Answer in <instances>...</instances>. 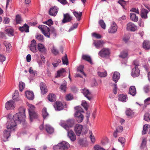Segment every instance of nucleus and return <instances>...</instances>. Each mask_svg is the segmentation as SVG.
<instances>
[{
    "label": "nucleus",
    "instance_id": "obj_1",
    "mask_svg": "<svg viewBox=\"0 0 150 150\" xmlns=\"http://www.w3.org/2000/svg\"><path fill=\"white\" fill-rule=\"evenodd\" d=\"M25 108L20 107L18 109L19 112L15 114L13 117V119L8 118L6 123V128L8 130L11 131L15 130L17 124L23 123L25 121L26 116Z\"/></svg>",
    "mask_w": 150,
    "mask_h": 150
},
{
    "label": "nucleus",
    "instance_id": "obj_2",
    "mask_svg": "<svg viewBox=\"0 0 150 150\" xmlns=\"http://www.w3.org/2000/svg\"><path fill=\"white\" fill-rule=\"evenodd\" d=\"M38 28L42 33L47 38H54L57 35L56 30L53 27H51L50 30L48 27L44 25H40Z\"/></svg>",
    "mask_w": 150,
    "mask_h": 150
},
{
    "label": "nucleus",
    "instance_id": "obj_3",
    "mask_svg": "<svg viewBox=\"0 0 150 150\" xmlns=\"http://www.w3.org/2000/svg\"><path fill=\"white\" fill-rule=\"evenodd\" d=\"M76 111L74 114L76 120L78 123H81L83 120L84 116L81 112H84L83 110L81 107L78 106L75 107Z\"/></svg>",
    "mask_w": 150,
    "mask_h": 150
},
{
    "label": "nucleus",
    "instance_id": "obj_4",
    "mask_svg": "<svg viewBox=\"0 0 150 150\" xmlns=\"http://www.w3.org/2000/svg\"><path fill=\"white\" fill-rule=\"evenodd\" d=\"M74 124V119H69L65 122L61 121L59 123L60 125L67 131L69 130V128L72 127Z\"/></svg>",
    "mask_w": 150,
    "mask_h": 150
},
{
    "label": "nucleus",
    "instance_id": "obj_5",
    "mask_svg": "<svg viewBox=\"0 0 150 150\" xmlns=\"http://www.w3.org/2000/svg\"><path fill=\"white\" fill-rule=\"evenodd\" d=\"M35 108L34 105L29 104V114L31 122H32L38 117L37 113L35 111Z\"/></svg>",
    "mask_w": 150,
    "mask_h": 150
},
{
    "label": "nucleus",
    "instance_id": "obj_6",
    "mask_svg": "<svg viewBox=\"0 0 150 150\" xmlns=\"http://www.w3.org/2000/svg\"><path fill=\"white\" fill-rule=\"evenodd\" d=\"M70 147L69 144L65 141L58 144L53 146L54 150H65L67 149Z\"/></svg>",
    "mask_w": 150,
    "mask_h": 150
},
{
    "label": "nucleus",
    "instance_id": "obj_7",
    "mask_svg": "<svg viewBox=\"0 0 150 150\" xmlns=\"http://www.w3.org/2000/svg\"><path fill=\"white\" fill-rule=\"evenodd\" d=\"M110 54V51L109 49L108 48H103L98 53V55L103 58H105L107 57Z\"/></svg>",
    "mask_w": 150,
    "mask_h": 150
},
{
    "label": "nucleus",
    "instance_id": "obj_8",
    "mask_svg": "<svg viewBox=\"0 0 150 150\" xmlns=\"http://www.w3.org/2000/svg\"><path fill=\"white\" fill-rule=\"evenodd\" d=\"M15 106V102L13 100L8 101L5 104V108L7 110L14 109Z\"/></svg>",
    "mask_w": 150,
    "mask_h": 150
},
{
    "label": "nucleus",
    "instance_id": "obj_9",
    "mask_svg": "<svg viewBox=\"0 0 150 150\" xmlns=\"http://www.w3.org/2000/svg\"><path fill=\"white\" fill-rule=\"evenodd\" d=\"M127 29L129 31L134 32L137 30V26L132 22H129L127 25Z\"/></svg>",
    "mask_w": 150,
    "mask_h": 150
},
{
    "label": "nucleus",
    "instance_id": "obj_10",
    "mask_svg": "<svg viewBox=\"0 0 150 150\" xmlns=\"http://www.w3.org/2000/svg\"><path fill=\"white\" fill-rule=\"evenodd\" d=\"M58 9V8L55 6L52 7L50 9L49 14L51 16H55L57 14Z\"/></svg>",
    "mask_w": 150,
    "mask_h": 150
},
{
    "label": "nucleus",
    "instance_id": "obj_11",
    "mask_svg": "<svg viewBox=\"0 0 150 150\" xmlns=\"http://www.w3.org/2000/svg\"><path fill=\"white\" fill-rule=\"evenodd\" d=\"M117 26L115 23L114 22H112L111 25L108 30L109 33H115L117 31Z\"/></svg>",
    "mask_w": 150,
    "mask_h": 150
},
{
    "label": "nucleus",
    "instance_id": "obj_12",
    "mask_svg": "<svg viewBox=\"0 0 150 150\" xmlns=\"http://www.w3.org/2000/svg\"><path fill=\"white\" fill-rule=\"evenodd\" d=\"M81 92L89 100H90L92 98L90 96L91 93L89 90L86 88H84L81 90Z\"/></svg>",
    "mask_w": 150,
    "mask_h": 150
},
{
    "label": "nucleus",
    "instance_id": "obj_13",
    "mask_svg": "<svg viewBox=\"0 0 150 150\" xmlns=\"http://www.w3.org/2000/svg\"><path fill=\"white\" fill-rule=\"evenodd\" d=\"M83 129V126L80 124H76L74 127V130L76 135L79 136L80 135Z\"/></svg>",
    "mask_w": 150,
    "mask_h": 150
},
{
    "label": "nucleus",
    "instance_id": "obj_14",
    "mask_svg": "<svg viewBox=\"0 0 150 150\" xmlns=\"http://www.w3.org/2000/svg\"><path fill=\"white\" fill-rule=\"evenodd\" d=\"M66 71L64 68H62L57 71V74L55 76L56 78L63 77L66 75Z\"/></svg>",
    "mask_w": 150,
    "mask_h": 150
},
{
    "label": "nucleus",
    "instance_id": "obj_15",
    "mask_svg": "<svg viewBox=\"0 0 150 150\" xmlns=\"http://www.w3.org/2000/svg\"><path fill=\"white\" fill-rule=\"evenodd\" d=\"M30 50L33 52H36L37 51L36 48V43L35 40H32L30 46Z\"/></svg>",
    "mask_w": 150,
    "mask_h": 150
},
{
    "label": "nucleus",
    "instance_id": "obj_16",
    "mask_svg": "<svg viewBox=\"0 0 150 150\" xmlns=\"http://www.w3.org/2000/svg\"><path fill=\"white\" fill-rule=\"evenodd\" d=\"M72 19V17L68 13L64 14V18L62 22L63 23L70 22Z\"/></svg>",
    "mask_w": 150,
    "mask_h": 150
},
{
    "label": "nucleus",
    "instance_id": "obj_17",
    "mask_svg": "<svg viewBox=\"0 0 150 150\" xmlns=\"http://www.w3.org/2000/svg\"><path fill=\"white\" fill-rule=\"evenodd\" d=\"M140 71L138 67H134L132 70V76L133 77L139 76L140 74Z\"/></svg>",
    "mask_w": 150,
    "mask_h": 150
},
{
    "label": "nucleus",
    "instance_id": "obj_18",
    "mask_svg": "<svg viewBox=\"0 0 150 150\" xmlns=\"http://www.w3.org/2000/svg\"><path fill=\"white\" fill-rule=\"evenodd\" d=\"M40 86L41 92L43 94L46 93L48 91V89L46 84L43 82L40 83Z\"/></svg>",
    "mask_w": 150,
    "mask_h": 150
},
{
    "label": "nucleus",
    "instance_id": "obj_19",
    "mask_svg": "<svg viewBox=\"0 0 150 150\" xmlns=\"http://www.w3.org/2000/svg\"><path fill=\"white\" fill-rule=\"evenodd\" d=\"M148 13L149 11L146 9L144 8H142L140 11L141 17L143 19H147L148 18L147 14Z\"/></svg>",
    "mask_w": 150,
    "mask_h": 150
},
{
    "label": "nucleus",
    "instance_id": "obj_20",
    "mask_svg": "<svg viewBox=\"0 0 150 150\" xmlns=\"http://www.w3.org/2000/svg\"><path fill=\"white\" fill-rule=\"evenodd\" d=\"M54 106L55 110L59 111L62 110L64 108L63 105L59 101H57L54 104Z\"/></svg>",
    "mask_w": 150,
    "mask_h": 150
},
{
    "label": "nucleus",
    "instance_id": "obj_21",
    "mask_svg": "<svg viewBox=\"0 0 150 150\" xmlns=\"http://www.w3.org/2000/svg\"><path fill=\"white\" fill-rule=\"evenodd\" d=\"M67 131L68 136L70 140L72 141H75L76 139V136L73 131L70 129Z\"/></svg>",
    "mask_w": 150,
    "mask_h": 150
},
{
    "label": "nucleus",
    "instance_id": "obj_22",
    "mask_svg": "<svg viewBox=\"0 0 150 150\" xmlns=\"http://www.w3.org/2000/svg\"><path fill=\"white\" fill-rule=\"evenodd\" d=\"M38 49L39 51L43 54H45L47 51L46 48L44 45L39 43L38 45Z\"/></svg>",
    "mask_w": 150,
    "mask_h": 150
},
{
    "label": "nucleus",
    "instance_id": "obj_23",
    "mask_svg": "<svg viewBox=\"0 0 150 150\" xmlns=\"http://www.w3.org/2000/svg\"><path fill=\"white\" fill-rule=\"evenodd\" d=\"M11 131L6 129L4 131L3 137L4 138L3 139L4 142H6L7 140V139L10 136V133Z\"/></svg>",
    "mask_w": 150,
    "mask_h": 150
},
{
    "label": "nucleus",
    "instance_id": "obj_24",
    "mask_svg": "<svg viewBox=\"0 0 150 150\" xmlns=\"http://www.w3.org/2000/svg\"><path fill=\"white\" fill-rule=\"evenodd\" d=\"M120 77V73L117 71H115L114 72L112 76L113 80L116 83Z\"/></svg>",
    "mask_w": 150,
    "mask_h": 150
},
{
    "label": "nucleus",
    "instance_id": "obj_25",
    "mask_svg": "<svg viewBox=\"0 0 150 150\" xmlns=\"http://www.w3.org/2000/svg\"><path fill=\"white\" fill-rule=\"evenodd\" d=\"M29 72L30 74V79L32 80L33 78L37 75L36 71L34 70L32 67H30L29 70Z\"/></svg>",
    "mask_w": 150,
    "mask_h": 150
},
{
    "label": "nucleus",
    "instance_id": "obj_26",
    "mask_svg": "<svg viewBox=\"0 0 150 150\" xmlns=\"http://www.w3.org/2000/svg\"><path fill=\"white\" fill-rule=\"evenodd\" d=\"M104 44L103 41L100 40L94 42L93 43V44L97 49H99L100 47H102Z\"/></svg>",
    "mask_w": 150,
    "mask_h": 150
},
{
    "label": "nucleus",
    "instance_id": "obj_27",
    "mask_svg": "<svg viewBox=\"0 0 150 150\" xmlns=\"http://www.w3.org/2000/svg\"><path fill=\"white\" fill-rule=\"evenodd\" d=\"M127 99V96L126 95L120 94L118 95V99L122 102H126Z\"/></svg>",
    "mask_w": 150,
    "mask_h": 150
},
{
    "label": "nucleus",
    "instance_id": "obj_28",
    "mask_svg": "<svg viewBox=\"0 0 150 150\" xmlns=\"http://www.w3.org/2000/svg\"><path fill=\"white\" fill-rule=\"evenodd\" d=\"M45 129L49 134H51L54 132V129L49 125L47 124L45 125Z\"/></svg>",
    "mask_w": 150,
    "mask_h": 150
},
{
    "label": "nucleus",
    "instance_id": "obj_29",
    "mask_svg": "<svg viewBox=\"0 0 150 150\" xmlns=\"http://www.w3.org/2000/svg\"><path fill=\"white\" fill-rule=\"evenodd\" d=\"M136 90L134 86H131L129 88V93L133 96H134L136 94Z\"/></svg>",
    "mask_w": 150,
    "mask_h": 150
},
{
    "label": "nucleus",
    "instance_id": "obj_30",
    "mask_svg": "<svg viewBox=\"0 0 150 150\" xmlns=\"http://www.w3.org/2000/svg\"><path fill=\"white\" fill-rule=\"evenodd\" d=\"M19 30L22 32H28V25L26 23H25L23 26L20 27Z\"/></svg>",
    "mask_w": 150,
    "mask_h": 150
},
{
    "label": "nucleus",
    "instance_id": "obj_31",
    "mask_svg": "<svg viewBox=\"0 0 150 150\" xmlns=\"http://www.w3.org/2000/svg\"><path fill=\"white\" fill-rule=\"evenodd\" d=\"M48 100L51 102L54 101L56 100V96L53 93H50L47 96Z\"/></svg>",
    "mask_w": 150,
    "mask_h": 150
},
{
    "label": "nucleus",
    "instance_id": "obj_32",
    "mask_svg": "<svg viewBox=\"0 0 150 150\" xmlns=\"http://www.w3.org/2000/svg\"><path fill=\"white\" fill-rule=\"evenodd\" d=\"M50 49L52 53L54 55H57L59 53L58 51L54 46L53 44H51L50 47Z\"/></svg>",
    "mask_w": 150,
    "mask_h": 150
},
{
    "label": "nucleus",
    "instance_id": "obj_33",
    "mask_svg": "<svg viewBox=\"0 0 150 150\" xmlns=\"http://www.w3.org/2000/svg\"><path fill=\"white\" fill-rule=\"evenodd\" d=\"M130 20L134 22H137L138 20V18L136 14L133 13H131L130 14Z\"/></svg>",
    "mask_w": 150,
    "mask_h": 150
},
{
    "label": "nucleus",
    "instance_id": "obj_34",
    "mask_svg": "<svg viewBox=\"0 0 150 150\" xmlns=\"http://www.w3.org/2000/svg\"><path fill=\"white\" fill-rule=\"evenodd\" d=\"M143 47L145 50H149L150 49V42L147 40L144 41L143 43Z\"/></svg>",
    "mask_w": 150,
    "mask_h": 150
},
{
    "label": "nucleus",
    "instance_id": "obj_35",
    "mask_svg": "<svg viewBox=\"0 0 150 150\" xmlns=\"http://www.w3.org/2000/svg\"><path fill=\"white\" fill-rule=\"evenodd\" d=\"M82 58L83 59L86 61L90 64H92V61L91 57L88 55L83 54L82 56Z\"/></svg>",
    "mask_w": 150,
    "mask_h": 150
},
{
    "label": "nucleus",
    "instance_id": "obj_36",
    "mask_svg": "<svg viewBox=\"0 0 150 150\" xmlns=\"http://www.w3.org/2000/svg\"><path fill=\"white\" fill-rule=\"evenodd\" d=\"M5 31V33L9 36L13 35L14 30L11 28L6 29Z\"/></svg>",
    "mask_w": 150,
    "mask_h": 150
},
{
    "label": "nucleus",
    "instance_id": "obj_37",
    "mask_svg": "<svg viewBox=\"0 0 150 150\" xmlns=\"http://www.w3.org/2000/svg\"><path fill=\"white\" fill-rule=\"evenodd\" d=\"M73 13L78 21H79L81 19V18L82 15V12H78L74 11L73 12Z\"/></svg>",
    "mask_w": 150,
    "mask_h": 150
},
{
    "label": "nucleus",
    "instance_id": "obj_38",
    "mask_svg": "<svg viewBox=\"0 0 150 150\" xmlns=\"http://www.w3.org/2000/svg\"><path fill=\"white\" fill-rule=\"evenodd\" d=\"M128 53L126 51H124L122 52L120 55L119 57L122 58H127L128 57Z\"/></svg>",
    "mask_w": 150,
    "mask_h": 150
},
{
    "label": "nucleus",
    "instance_id": "obj_39",
    "mask_svg": "<svg viewBox=\"0 0 150 150\" xmlns=\"http://www.w3.org/2000/svg\"><path fill=\"white\" fill-rule=\"evenodd\" d=\"M62 60L63 64L66 65L68 64V59L66 54H65L64 56L62 57Z\"/></svg>",
    "mask_w": 150,
    "mask_h": 150
},
{
    "label": "nucleus",
    "instance_id": "obj_40",
    "mask_svg": "<svg viewBox=\"0 0 150 150\" xmlns=\"http://www.w3.org/2000/svg\"><path fill=\"white\" fill-rule=\"evenodd\" d=\"M42 115L44 119L48 116L49 114L47 112L46 108H44L42 109Z\"/></svg>",
    "mask_w": 150,
    "mask_h": 150
},
{
    "label": "nucleus",
    "instance_id": "obj_41",
    "mask_svg": "<svg viewBox=\"0 0 150 150\" xmlns=\"http://www.w3.org/2000/svg\"><path fill=\"white\" fill-rule=\"evenodd\" d=\"M84 66L83 65H80L77 69L78 71H79L81 73L83 74L85 76H86V74L83 71Z\"/></svg>",
    "mask_w": 150,
    "mask_h": 150
},
{
    "label": "nucleus",
    "instance_id": "obj_42",
    "mask_svg": "<svg viewBox=\"0 0 150 150\" xmlns=\"http://www.w3.org/2000/svg\"><path fill=\"white\" fill-rule=\"evenodd\" d=\"M34 98L35 96L33 92L29 91V100H33L34 99Z\"/></svg>",
    "mask_w": 150,
    "mask_h": 150
},
{
    "label": "nucleus",
    "instance_id": "obj_43",
    "mask_svg": "<svg viewBox=\"0 0 150 150\" xmlns=\"http://www.w3.org/2000/svg\"><path fill=\"white\" fill-rule=\"evenodd\" d=\"M144 105L143 107V108H146L147 105L150 104V97L144 100Z\"/></svg>",
    "mask_w": 150,
    "mask_h": 150
},
{
    "label": "nucleus",
    "instance_id": "obj_44",
    "mask_svg": "<svg viewBox=\"0 0 150 150\" xmlns=\"http://www.w3.org/2000/svg\"><path fill=\"white\" fill-rule=\"evenodd\" d=\"M148 125H144L143 127V130L142 132V134H145L147 132V130L148 129Z\"/></svg>",
    "mask_w": 150,
    "mask_h": 150
},
{
    "label": "nucleus",
    "instance_id": "obj_45",
    "mask_svg": "<svg viewBox=\"0 0 150 150\" xmlns=\"http://www.w3.org/2000/svg\"><path fill=\"white\" fill-rule=\"evenodd\" d=\"M25 85L24 83L22 82H20L19 83V90L22 92L25 87Z\"/></svg>",
    "mask_w": 150,
    "mask_h": 150
},
{
    "label": "nucleus",
    "instance_id": "obj_46",
    "mask_svg": "<svg viewBox=\"0 0 150 150\" xmlns=\"http://www.w3.org/2000/svg\"><path fill=\"white\" fill-rule=\"evenodd\" d=\"M98 74L99 76L101 77H105L107 75V73L105 71L103 72H98Z\"/></svg>",
    "mask_w": 150,
    "mask_h": 150
},
{
    "label": "nucleus",
    "instance_id": "obj_47",
    "mask_svg": "<svg viewBox=\"0 0 150 150\" xmlns=\"http://www.w3.org/2000/svg\"><path fill=\"white\" fill-rule=\"evenodd\" d=\"M3 44L6 47V50L8 51H9L10 48L11 46L10 44L8 42L4 41V42Z\"/></svg>",
    "mask_w": 150,
    "mask_h": 150
},
{
    "label": "nucleus",
    "instance_id": "obj_48",
    "mask_svg": "<svg viewBox=\"0 0 150 150\" xmlns=\"http://www.w3.org/2000/svg\"><path fill=\"white\" fill-rule=\"evenodd\" d=\"M66 99L67 101H69L73 99V96L71 94L69 93L66 96Z\"/></svg>",
    "mask_w": 150,
    "mask_h": 150
},
{
    "label": "nucleus",
    "instance_id": "obj_49",
    "mask_svg": "<svg viewBox=\"0 0 150 150\" xmlns=\"http://www.w3.org/2000/svg\"><path fill=\"white\" fill-rule=\"evenodd\" d=\"M118 3L121 5L123 8L125 9V6L126 5V2L124 0H119Z\"/></svg>",
    "mask_w": 150,
    "mask_h": 150
},
{
    "label": "nucleus",
    "instance_id": "obj_50",
    "mask_svg": "<svg viewBox=\"0 0 150 150\" xmlns=\"http://www.w3.org/2000/svg\"><path fill=\"white\" fill-rule=\"evenodd\" d=\"M99 24L103 29L105 28V24L103 20H101L99 21Z\"/></svg>",
    "mask_w": 150,
    "mask_h": 150
},
{
    "label": "nucleus",
    "instance_id": "obj_51",
    "mask_svg": "<svg viewBox=\"0 0 150 150\" xmlns=\"http://www.w3.org/2000/svg\"><path fill=\"white\" fill-rule=\"evenodd\" d=\"M144 89L146 93H148L150 91V86L148 85H146L144 87Z\"/></svg>",
    "mask_w": 150,
    "mask_h": 150
},
{
    "label": "nucleus",
    "instance_id": "obj_52",
    "mask_svg": "<svg viewBox=\"0 0 150 150\" xmlns=\"http://www.w3.org/2000/svg\"><path fill=\"white\" fill-rule=\"evenodd\" d=\"M144 120L147 121H149L150 120V115L149 113H146L144 117Z\"/></svg>",
    "mask_w": 150,
    "mask_h": 150
},
{
    "label": "nucleus",
    "instance_id": "obj_53",
    "mask_svg": "<svg viewBox=\"0 0 150 150\" xmlns=\"http://www.w3.org/2000/svg\"><path fill=\"white\" fill-rule=\"evenodd\" d=\"M37 39L40 41L43 42L44 40L43 36L41 35H38L36 36Z\"/></svg>",
    "mask_w": 150,
    "mask_h": 150
},
{
    "label": "nucleus",
    "instance_id": "obj_54",
    "mask_svg": "<svg viewBox=\"0 0 150 150\" xmlns=\"http://www.w3.org/2000/svg\"><path fill=\"white\" fill-rule=\"evenodd\" d=\"M67 88V85L65 84H62L61 85L60 87V89L61 90L63 91H65Z\"/></svg>",
    "mask_w": 150,
    "mask_h": 150
},
{
    "label": "nucleus",
    "instance_id": "obj_55",
    "mask_svg": "<svg viewBox=\"0 0 150 150\" xmlns=\"http://www.w3.org/2000/svg\"><path fill=\"white\" fill-rule=\"evenodd\" d=\"M16 21L17 24L20 23L21 22V17L19 15L16 16Z\"/></svg>",
    "mask_w": 150,
    "mask_h": 150
},
{
    "label": "nucleus",
    "instance_id": "obj_56",
    "mask_svg": "<svg viewBox=\"0 0 150 150\" xmlns=\"http://www.w3.org/2000/svg\"><path fill=\"white\" fill-rule=\"evenodd\" d=\"M133 112L130 109H127L126 111V115L129 116L133 114Z\"/></svg>",
    "mask_w": 150,
    "mask_h": 150
},
{
    "label": "nucleus",
    "instance_id": "obj_57",
    "mask_svg": "<svg viewBox=\"0 0 150 150\" xmlns=\"http://www.w3.org/2000/svg\"><path fill=\"white\" fill-rule=\"evenodd\" d=\"M92 35L97 39H100L102 38V36L100 34H97L95 33H92Z\"/></svg>",
    "mask_w": 150,
    "mask_h": 150
},
{
    "label": "nucleus",
    "instance_id": "obj_58",
    "mask_svg": "<svg viewBox=\"0 0 150 150\" xmlns=\"http://www.w3.org/2000/svg\"><path fill=\"white\" fill-rule=\"evenodd\" d=\"M94 148V150H105V149L98 145H95Z\"/></svg>",
    "mask_w": 150,
    "mask_h": 150
},
{
    "label": "nucleus",
    "instance_id": "obj_59",
    "mask_svg": "<svg viewBox=\"0 0 150 150\" xmlns=\"http://www.w3.org/2000/svg\"><path fill=\"white\" fill-rule=\"evenodd\" d=\"M78 23H74L73 25L71 27L69 30V32L74 30V29L76 28L78 26Z\"/></svg>",
    "mask_w": 150,
    "mask_h": 150
},
{
    "label": "nucleus",
    "instance_id": "obj_60",
    "mask_svg": "<svg viewBox=\"0 0 150 150\" xmlns=\"http://www.w3.org/2000/svg\"><path fill=\"white\" fill-rule=\"evenodd\" d=\"M118 141L121 144H124L125 142V140L123 137H119L118 139Z\"/></svg>",
    "mask_w": 150,
    "mask_h": 150
},
{
    "label": "nucleus",
    "instance_id": "obj_61",
    "mask_svg": "<svg viewBox=\"0 0 150 150\" xmlns=\"http://www.w3.org/2000/svg\"><path fill=\"white\" fill-rule=\"evenodd\" d=\"M82 105L83 106L86 110H88V106L87 103L85 101H83L82 102Z\"/></svg>",
    "mask_w": 150,
    "mask_h": 150
},
{
    "label": "nucleus",
    "instance_id": "obj_62",
    "mask_svg": "<svg viewBox=\"0 0 150 150\" xmlns=\"http://www.w3.org/2000/svg\"><path fill=\"white\" fill-rule=\"evenodd\" d=\"M12 98L15 101H21L20 98L19 96H12Z\"/></svg>",
    "mask_w": 150,
    "mask_h": 150
},
{
    "label": "nucleus",
    "instance_id": "obj_63",
    "mask_svg": "<svg viewBox=\"0 0 150 150\" xmlns=\"http://www.w3.org/2000/svg\"><path fill=\"white\" fill-rule=\"evenodd\" d=\"M117 85L114 84L113 85V92L114 93L116 94H117Z\"/></svg>",
    "mask_w": 150,
    "mask_h": 150
},
{
    "label": "nucleus",
    "instance_id": "obj_64",
    "mask_svg": "<svg viewBox=\"0 0 150 150\" xmlns=\"http://www.w3.org/2000/svg\"><path fill=\"white\" fill-rule=\"evenodd\" d=\"M123 130V127L122 126H119L117 127L116 131L118 132H121Z\"/></svg>",
    "mask_w": 150,
    "mask_h": 150
}]
</instances>
